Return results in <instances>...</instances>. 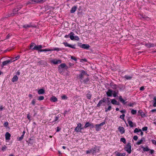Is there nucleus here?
<instances>
[{
  "mask_svg": "<svg viewBox=\"0 0 156 156\" xmlns=\"http://www.w3.org/2000/svg\"><path fill=\"white\" fill-rule=\"evenodd\" d=\"M24 137L23 134H22L21 136L18 138V140L19 141H21L23 139Z\"/></svg>",
  "mask_w": 156,
  "mask_h": 156,
  "instance_id": "a19ab883",
  "label": "nucleus"
},
{
  "mask_svg": "<svg viewBox=\"0 0 156 156\" xmlns=\"http://www.w3.org/2000/svg\"><path fill=\"white\" fill-rule=\"evenodd\" d=\"M120 112L122 113H124L126 112V111L125 110H122L120 111Z\"/></svg>",
  "mask_w": 156,
  "mask_h": 156,
  "instance_id": "69168bd1",
  "label": "nucleus"
},
{
  "mask_svg": "<svg viewBox=\"0 0 156 156\" xmlns=\"http://www.w3.org/2000/svg\"><path fill=\"white\" fill-rule=\"evenodd\" d=\"M154 150H151L150 151V152L151 154H152L154 152Z\"/></svg>",
  "mask_w": 156,
  "mask_h": 156,
  "instance_id": "052dcab7",
  "label": "nucleus"
},
{
  "mask_svg": "<svg viewBox=\"0 0 156 156\" xmlns=\"http://www.w3.org/2000/svg\"><path fill=\"white\" fill-rule=\"evenodd\" d=\"M45 1V0H30L28 2L30 4H34L37 3H43Z\"/></svg>",
  "mask_w": 156,
  "mask_h": 156,
  "instance_id": "7ed1b4c3",
  "label": "nucleus"
},
{
  "mask_svg": "<svg viewBox=\"0 0 156 156\" xmlns=\"http://www.w3.org/2000/svg\"><path fill=\"white\" fill-rule=\"evenodd\" d=\"M90 124L91 123L89 122H87L84 126V128H86L87 127L90 126Z\"/></svg>",
  "mask_w": 156,
  "mask_h": 156,
  "instance_id": "473e14b6",
  "label": "nucleus"
},
{
  "mask_svg": "<svg viewBox=\"0 0 156 156\" xmlns=\"http://www.w3.org/2000/svg\"><path fill=\"white\" fill-rule=\"evenodd\" d=\"M80 47L82 48L88 49L89 48L90 46L88 44H83Z\"/></svg>",
  "mask_w": 156,
  "mask_h": 156,
  "instance_id": "dca6fc26",
  "label": "nucleus"
},
{
  "mask_svg": "<svg viewBox=\"0 0 156 156\" xmlns=\"http://www.w3.org/2000/svg\"><path fill=\"white\" fill-rule=\"evenodd\" d=\"M87 97L88 99H90L91 97V96L90 94H87Z\"/></svg>",
  "mask_w": 156,
  "mask_h": 156,
  "instance_id": "c03bdc74",
  "label": "nucleus"
},
{
  "mask_svg": "<svg viewBox=\"0 0 156 156\" xmlns=\"http://www.w3.org/2000/svg\"><path fill=\"white\" fill-rule=\"evenodd\" d=\"M142 129L143 131H147V127L146 126L142 128Z\"/></svg>",
  "mask_w": 156,
  "mask_h": 156,
  "instance_id": "8fccbe9b",
  "label": "nucleus"
},
{
  "mask_svg": "<svg viewBox=\"0 0 156 156\" xmlns=\"http://www.w3.org/2000/svg\"><path fill=\"white\" fill-rule=\"evenodd\" d=\"M51 63L54 64H60L62 62V61L60 60H57V59H53L51 61Z\"/></svg>",
  "mask_w": 156,
  "mask_h": 156,
  "instance_id": "6e6552de",
  "label": "nucleus"
},
{
  "mask_svg": "<svg viewBox=\"0 0 156 156\" xmlns=\"http://www.w3.org/2000/svg\"><path fill=\"white\" fill-rule=\"evenodd\" d=\"M116 156H125L126 154L125 153H119L117 151H115V152Z\"/></svg>",
  "mask_w": 156,
  "mask_h": 156,
  "instance_id": "f8f14e48",
  "label": "nucleus"
},
{
  "mask_svg": "<svg viewBox=\"0 0 156 156\" xmlns=\"http://www.w3.org/2000/svg\"><path fill=\"white\" fill-rule=\"evenodd\" d=\"M39 64L40 65H43L44 64V62L43 60H41L38 62Z\"/></svg>",
  "mask_w": 156,
  "mask_h": 156,
  "instance_id": "37998d69",
  "label": "nucleus"
},
{
  "mask_svg": "<svg viewBox=\"0 0 156 156\" xmlns=\"http://www.w3.org/2000/svg\"><path fill=\"white\" fill-rule=\"evenodd\" d=\"M18 11V10H16V9H14L13 11V15H14L15 14H16L17 11Z\"/></svg>",
  "mask_w": 156,
  "mask_h": 156,
  "instance_id": "09e8293b",
  "label": "nucleus"
},
{
  "mask_svg": "<svg viewBox=\"0 0 156 156\" xmlns=\"http://www.w3.org/2000/svg\"><path fill=\"white\" fill-rule=\"evenodd\" d=\"M77 6H73L72 7L71 10H70V12L71 13H73L76 10Z\"/></svg>",
  "mask_w": 156,
  "mask_h": 156,
  "instance_id": "aec40b11",
  "label": "nucleus"
},
{
  "mask_svg": "<svg viewBox=\"0 0 156 156\" xmlns=\"http://www.w3.org/2000/svg\"><path fill=\"white\" fill-rule=\"evenodd\" d=\"M105 100L104 98H103V99L101 100L97 105V106L98 107H99L103 103L105 102Z\"/></svg>",
  "mask_w": 156,
  "mask_h": 156,
  "instance_id": "a211bd4d",
  "label": "nucleus"
},
{
  "mask_svg": "<svg viewBox=\"0 0 156 156\" xmlns=\"http://www.w3.org/2000/svg\"><path fill=\"white\" fill-rule=\"evenodd\" d=\"M10 36V35L9 34H8V35L6 37V39H8L9 38Z\"/></svg>",
  "mask_w": 156,
  "mask_h": 156,
  "instance_id": "338daca9",
  "label": "nucleus"
},
{
  "mask_svg": "<svg viewBox=\"0 0 156 156\" xmlns=\"http://www.w3.org/2000/svg\"><path fill=\"white\" fill-rule=\"evenodd\" d=\"M51 51H59L61 50V49L58 48H55L53 49H51Z\"/></svg>",
  "mask_w": 156,
  "mask_h": 156,
  "instance_id": "2f4dec72",
  "label": "nucleus"
},
{
  "mask_svg": "<svg viewBox=\"0 0 156 156\" xmlns=\"http://www.w3.org/2000/svg\"><path fill=\"white\" fill-rule=\"evenodd\" d=\"M12 62V60H8L2 62V65L3 66H5L9 63H11Z\"/></svg>",
  "mask_w": 156,
  "mask_h": 156,
  "instance_id": "4468645a",
  "label": "nucleus"
},
{
  "mask_svg": "<svg viewBox=\"0 0 156 156\" xmlns=\"http://www.w3.org/2000/svg\"><path fill=\"white\" fill-rule=\"evenodd\" d=\"M124 78H125L126 79V80H131L132 79V76H129V75H125L124 76Z\"/></svg>",
  "mask_w": 156,
  "mask_h": 156,
  "instance_id": "b1692460",
  "label": "nucleus"
},
{
  "mask_svg": "<svg viewBox=\"0 0 156 156\" xmlns=\"http://www.w3.org/2000/svg\"><path fill=\"white\" fill-rule=\"evenodd\" d=\"M7 148V147L5 145H4L2 146L1 148V150L4 152L5 151Z\"/></svg>",
  "mask_w": 156,
  "mask_h": 156,
  "instance_id": "72a5a7b5",
  "label": "nucleus"
},
{
  "mask_svg": "<svg viewBox=\"0 0 156 156\" xmlns=\"http://www.w3.org/2000/svg\"><path fill=\"white\" fill-rule=\"evenodd\" d=\"M131 113L133 115H135L136 113V110L132 109L131 111Z\"/></svg>",
  "mask_w": 156,
  "mask_h": 156,
  "instance_id": "4c0bfd02",
  "label": "nucleus"
},
{
  "mask_svg": "<svg viewBox=\"0 0 156 156\" xmlns=\"http://www.w3.org/2000/svg\"><path fill=\"white\" fill-rule=\"evenodd\" d=\"M151 112H156V109H153L151 111Z\"/></svg>",
  "mask_w": 156,
  "mask_h": 156,
  "instance_id": "0e129e2a",
  "label": "nucleus"
},
{
  "mask_svg": "<svg viewBox=\"0 0 156 156\" xmlns=\"http://www.w3.org/2000/svg\"><path fill=\"white\" fill-rule=\"evenodd\" d=\"M134 133H140V134L141 136L143 135V133L142 131L141 130V129H138L137 128L135 129L134 130Z\"/></svg>",
  "mask_w": 156,
  "mask_h": 156,
  "instance_id": "9b49d317",
  "label": "nucleus"
},
{
  "mask_svg": "<svg viewBox=\"0 0 156 156\" xmlns=\"http://www.w3.org/2000/svg\"><path fill=\"white\" fill-rule=\"evenodd\" d=\"M120 141L122 142L124 144H126V140L124 138H121L120 139Z\"/></svg>",
  "mask_w": 156,
  "mask_h": 156,
  "instance_id": "c9c22d12",
  "label": "nucleus"
},
{
  "mask_svg": "<svg viewBox=\"0 0 156 156\" xmlns=\"http://www.w3.org/2000/svg\"><path fill=\"white\" fill-rule=\"evenodd\" d=\"M152 143L156 145V140H152Z\"/></svg>",
  "mask_w": 156,
  "mask_h": 156,
  "instance_id": "bf43d9fd",
  "label": "nucleus"
},
{
  "mask_svg": "<svg viewBox=\"0 0 156 156\" xmlns=\"http://www.w3.org/2000/svg\"><path fill=\"white\" fill-rule=\"evenodd\" d=\"M105 124V122H103L99 124H96L95 127L96 131H99L101 129V126H103Z\"/></svg>",
  "mask_w": 156,
  "mask_h": 156,
  "instance_id": "0eeeda50",
  "label": "nucleus"
},
{
  "mask_svg": "<svg viewBox=\"0 0 156 156\" xmlns=\"http://www.w3.org/2000/svg\"><path fill=\"white\" fill-rule=\"evenodd\" d=\"M44 97L43 96H40L39 97L38 100L39 101H41L44 99Z\"/></svg>",
  "mask_w": 156,
  "mask_h": 156,
  "instance_id": "79ce46f5",
  "label": "nucleus"
},
{
  "mask_svg": "<svg viewBox=\"0 0 156 156\" xmlns=\"http://www.w3.org/2000/svg\"><path fill=\"white\" fill-rule=\"evenodd\" d=\"M19 58H20V56L19 55L17 56H16V57H15V59H13V60H12V62L14 61L17 60Z\"/></svg>",
  "mask_w": 156,
  "mask_h": 156,
  "instance_id": "864d4df0",
  "label": "nucleus"
},
{
  "mask_svg": "<svg viewBox=\"0 0 156 156\" xmlns=\"http://www.w3.org/2000/svg\"><path fill=\"white\" fill-rule=\"evenodd\" d=\"M141 115L142 117H144L145 115V114L143 112H141Z\"/></svg>",
  "mask_w": 156,
  "mask_h": 156,
  "instance_id": "680f3d73",
  "label": "nucleus"
},
{
  "mask_svg": "<svg viewBox=\"0 0 156 156\" xmlns=\"http://www.w3.org/2000/svg\"><path fill=\"white\" fill-rule=\"evenodd\" d=\"M11 136L10 134L8 132H6L5 134V138L6 140H9Z\"/></svg>",
  "mask_w": 156,
  "mask_h": 156,
  "instance_id": "ddd939ff",
  "label": "nucleus"
},
{
  "mask_svg": "<svg viewBox=\"0 0 156 156\" xmlns=\"http://www.w3.org/2000/svg\"><path fill=\"white\" fill-rule=\"evenodd\" d=\"M44 91L43 89H41L38 91V93L39 94H41L44 93Z\"/></svg>",
  "mask_w": 156,
  "mask_h": 156,
  "instance_id": "bb28decb",
  "label": "nucleus"
},
{
  "mask_svg": "<svg viewBox=\"0 0 156 156\" xmlns=\"http://www.w3.org/2000/svg\"><path fill=\"white\" fill-rule=\"evenodd\" d=\"M35 45V44L34 43H31L30 45V47L31 48L33 46H34Z\"/></svg>",
  "mask_w": 156,
  "mask_h": 156,
  "instance_id": "603ef678",
  "label": "nucleus"
},
{
  "mask_svg": "<svg viewBox=\"0 0 156 156\" xmlns=\"http://www.w3.org/2000/svg\"><path fill=\"white\" fill-rule=\"evenodd\" d=\"M153 107H156V96L154 97L152 100Z\"/></svg>",
  "mask_w": 156,
  "mask_h": 156,
  "instance_id": "412c9836",
  "label": "nucleus"
},
{
  "mask_svg": "<svg viewBox=\"0 0 156 156\" xmlns=\"http://www.w3.org/2000/svg\"><path fill=\"white\" fill-rule=\"evenodd\" d=\"M142 44L145 45V46L148 48L154 47V44H151V43H146L144 42H143L142 43Z\"/></svg>",
  "mask_w": 156,
  "mask_h": 156,
  "instance_id": "1a4fd4ad",
  "label": "nucleus"
},
{
  "mask_svg": "<svg viewBox=\"0 0 156 156\" xmlns=\"http://www.w3.org/2000/svg\"><path fill=\"white\" fill-rule=\"evenodd\" d=\"M138 137L137 136H133V139L134 140H136L137 139H138Z\"/></svg>",
  "mask_w": 156,
  "mask_h": 156,
  "instance_id": "6e6d98bb",
  "label": "nucleus"
},
{
  "mask_svg": "<svg viewBox=\"0 0 156 156\" xmlns=\"http://www.w3.org/2000/svg\"><path fill=\"white\" fill-rule=\"evenodd\" d=\"M35 99H33L31 102V104L34 105H35Z\"/></svg>",
  "mask_w": 156,
  "mask_h": 156,
  "instance_id": "5fc2aeb1",
  "label": "nucleus"
},
{
  "mask_svg": "<svg viewBox=\"0 0 156 156\" xmlns=\"http://www.w3.org/2000/svg\"><path fill=\"white\" fill-rule=\"evenodd\" d=\"M125 150L129 154H130L131 153V146L130 143H128L126 146L125 148Z\"/></svg>",
  "mask_w": 156,
  "mask_h": 156,
  "instance_id": "20e7f679",
  "label": "nucleus"
},
{
  "mask_svg": "<svg viewBox=\"0 0 156 156\" xmlns=\"http://www.w3.org/2000/svg\"><path fill=\"white\" fill-rule=\"evenodd\" d=\"M119 99L120 101L122 102L123 104H125L126 103L125 102V100H124L122 98L121 96H120L119 97Z\"/></svg>",
  "mask_w": 156,
  "mask_h": 156,
  "instance_id": "cd10ccee",
  "label": "nucleus"
},
{
  "mask_svg": "<svg viewBox=\"0 0 156 156\" xmlns=\"http://www.w3.org/2000/svg\"><path fill=\"white\" fill-rule=\"evenodd\" d=\"M69 47L73 48H75V45H71L70 44H69Z\"/></svg>",
  "mask_w": 156,
  "mask_h": 156,
  "instance_id": "a18cd8bd",
  "label": "nucleus"
},
{
  "mask_svg": "<svg viewBox=\"0 0 156 156\" xmlns=\"http://www.w3.org/2000/svg\"><path fill=\"white\" fill-rule=\"evenodd\" d=\"M83 129L82 127V125L81 123H78L77 124V126L75 129V131L76 132L81 131V129Z\"/></svg>",
  "mask_w": 156,
  "mask_h": 156,
  "instance_id": "423d86ee",
  "label": "nucleus"
},
{
  "mask_svg": "<svg viewBox=\"0 0 156 156\" xmlns=\"http://www.w3.org/2000/svg\"><path fill=\"white\" fill-rule=\"evenodd\" d=\"M58 117L57 116H55L54 122L57 121V120H58Z\"/></svg>",
  "mask_w": 156,
  "mask_h": 156,
  "instance_id": "e2e57ef3",
  "label": "nucleus"
},
{
  "mask_svg": "<svg viewBox=\"0 0 156 156\" xmlns=\"http://www.w3.org/2000/svg\"><path fill=\"white\" fill-rule=\"evenodd\" d=\"M42 48V45H38L37 46H35L33 48V50H39L40 49Z\"/></svg>",
  "mask_w": 156,
  "mask_h": 156,
  "instance_id": "2eb2a0df",
  "label": "nucleus"
},
{
  "mask_svg": "<svg viewBox=\"0 0 156 156\" xmlns=\"http://www.w3.org/2000/svg\"><path fill=\"white\" fill-rule=\"evenodd\" d=\"M35 26L31 25L30 23L29 24H26L23 25V27L25 28H28L35 27Z\"/></svg>",
  "mask_w": 156,
  "mask_h": 156,
  "instance_id": "9d476101",
  "label": "nucleus"
},
{
  "mask_svg": "<svg viewBox=\"0 0 156 156\" xmlns=\"http://www.w3.org/2000/svg\"><path fill=\"white\" fill-rule=\"evenodd\" d=\"M80 73L77 76V78L80 81L83 80L84 83H87L89 80V75L84 70L80 71Z\"/></svg>",
  "mask_w": 156,
  "mask_h": 156,
  "instance_id": "f257e3e1",
  "label": "nucleus"
},
{
  "mask_svg": "<svg viewBox=\"0 0 156 156\" xmlns=\"http://www.w3.org/2000/svg\"><path fill=\"white\" fill-rule=\"evenodd\" d=\"M112 94L113 96L114 97H115L117 96V93L115 91H113Z\"/></svg>",
  "mask_w": 156,
  "mask_h": 156,
  "instance_id": "ea45409f",
  "label": "nucleus"
},
{
  "mask_svg": "<svg viewBox=\"0 0 156 156\" xmlns=\"http://www.w3.org/2000/svg\"><path fill=\"white\" fill-rule=\"evenodd\" d=\"M71 58L72 59H73L75 61L77 60L76 58L75 57L71 56Z\"/></svg>",
  "mask_w": 156,
  "mask_h": 156,
  "instance_id": "13d9d810",
  "label": "nucleus"
},
{
  "mask_svg": "<svg viewBox=\"0 0 156 156\" xmlns=\"http://www.w3.org/2000/svg\"><path fill=\"white\" fill-rule=\"evenodd\" d=\"M112 107L111 106H109L108 108H105V112H107L108 111H110Z\"/></svg>",
  "mask_w": 156,
  "mask_h": 156,
  "instance_id": "58836bf2",
  "label": "nucleus"
},
{
  "mask_svg": "<svg viewBox=\"0 0 156 156\" xmlns=\"http://www.w3.org/2000/svg\"><path fill=\"white\" fill-rule=\"evenodd\" d=\"M142 148L143 149V151H148L150 149L148 147H144L143 146H141Z\"/></svg>",
  "mask_w": 156,
  "mask_h": 156,
  "instance_id": "7c9ffc66",
  "label": "nucleus"
},
{
  "mask_svg": "<svg viewBox=\"0 0 156 156\" xmlns=\"http://www.w3.org/2000/svg\"><path fill=\"white\" fill-rule=\"evenodd\" d=\"M61 98L62 99H67V96L65 95L62 96Z\"/></svg>",
  "mask_w": 156,
  "mask_h": 156,
  "instance_id": "49530a36",
  "label": "nucleus"
},
{
  "mask_svg": "<svg viewBox=\"0 0 156 156\" xmlns=\"http://www.w3.org/2000/svg\"><path fill=\"white\" fill-rule=\"evenodd\" d=\"M113 91L112 90L109 89L107 92L106 94L109 97H111Z\"/></svg>",
  "mask_w": 156,
  "mask_h": 156,
  "instance_id": "6ab92c4d",
  "label": "nucleus"
},
{
  "mask_svg": "<svg viewBox=\"0 0 156 156\" xmlns=\"http://www.w3.org/2000/svg\"><path fill=\"white\" fill-rule=\"evenodd\" d=\"M66 66V64L65 63H62L60 65L58 68L59 69H60V68H63L65 67Z\"/></svg>",
  "mask_w": 156,
  "mask_h": 156,
  "instance_id": "393cba45",
  "label": "nucleus"
},
{
  "mask_svg": "<svg viewBox=\"0 0 156 156\" xmlns=\"http://www.w3.org/2000/svg\"><path fill=\"white\" fill-rule=\"evenodd\" d=\"M143 141V140L142 138L141 140H138V141L137 142L136 144L137 145H140V144H142Z\"/></svg>",
  "mask_w": 156,
  "mask_h": 156,
  "instance_id": "e433bc0d",
  "label": "nucleus"
},
{
  "mask_svg": "<svg viewBox=\"0 0 156 156\" xmlns=\"http://www.w3.org/2000/svg\"><path fill=\"white\" fill-rule=\"evenodd\" d=\"M51 100L53 102H56L57 101V99L55 97H52L51 98Z\"/></svg>",
  "mask_w": 156,
  "mask_h": 156,
  "instance_id": "c756f323",
  "label": "nucleus"
},
{
  "mask_svg": "<svg viewBox=\"0 0 156 156\" xmlns=\"http://www.w3.org/2000/svg\"><path fill=\"white\" fill-rule=\"evenodd\" d=\"M140 90H144V87H140Z\"/></svg>",
  "mask_w": 156,
  "mask_h": 156,
  "instance_id": "774afa93",
  "label": "nucleus"
},
{
  "mask_svg": "<svg viewBox=\"0 0 156 156\" xmlns=\"http://www.w3.org/2000/svg\"><path fill=\"white\" fill-rule=\"evenodd\" d=\"M74 34L73 32H72L70 34L69 37L70 39L72 40H76L78 41L79 40V38L78 36H74Z\"/></svg>",
  "mask_w": 156,
  "mask_h": 156,
  "instance_id": "39448f33",
  "label": "nucleus"
},
{
  "mask_svg": "<svg viewBox=\"0 0 156 156\" xmlns=\"http://www.w3.org/2000/svg\"><path fill=\"white\" fill-rule=\"evenodd\" d=\"M99 148L98 147H95L93 148H92L91 149L87 150L86 151V154H88L90 153H92L94 154L96 153L97 152H99Z\"/></svg>",
  "mask_w": 156,
  "mask_h": 156,
  "instance_id": "f03ea898",
  "label": "nucleus"
},
{
  "mask_svg": "<svg viewBox=\"0 0 156 156\" xmlns=\"http://www.w3.org/2000/svg\"><path fill=\"white\" fill-rule=\"evenodd\" d=\"M110 86L113 89H115L117 88V85L114 83H111Z\"/></svg>",
  "mask_w": 156,
  "mask_h": 156,
  "instance_id": "5701e85b",
  "label": "nucleus"
},
{
  "mask_svg": "<svg viewBox=\"0 0 156 156\" xmlns=\"http://www.w3.org/2000/svg\"><path fill=\"white\" fill-rule=\"evenodd\" d=\"M51 50H51V49H41V50H39V51H40V52L51 51Z\"/></svg>",
  "mask_w": 156,
  "mask_h": 156,
  "instance_id": "f704fd0d",
  "label": "nucleus"
},
{
  "mask_svg": "<svg viewBox=\"0 0 156 156\" xmlns=\"http://www.w3.org/2000/svg\"><path fill=\"white\" fill-rule=\"evenodd\" d=\"M128 122L129 126L131 127H132L133 126V122L130 121V120H128Z\"/></svg>",
  "mask_w": 156,
  "mask_h": 156,
  "instance_id": "c85d7f7f",
  "label": "nucleus"
},
{
  "mask_svg": "<svg viewBox=\"0 0 156 156\" xmlns=\"http://www.w3.org/2000/svg\"><path fill=\"white\" fill-rule=\"evenodd\" d=\"M63 44L66 47H69V44H68L67 42H63Z\"/></svg>",
  "mask_w": 156,
  "mask_h": 156,
  "instance_id": "3c124183",
  "label": "nucleus"
},
{
  "mask_svg": "<svg viewBox=\"0 0 156 156\" xmlns=\"http://www.w3.org/2000/svg\"><path fill=\"white\" fill-rule=\"evenodd\" d=\"M8 125V122H5L4 124V126H5L7 127Z\"/></svg>",
  "mask_w": 156,
  "mask_h": 156,
  "instance_id": "4d7b16f0",
  "label": "nucleus"
},
{
  "mask_svg": "<svg viewBox=\"0 0 156 156\" xmlns=\"http://www.w3.org/2000/svg\"><path fill=\"white\" fill-rule=\"evenodd\" d=\"M18 80V77L16 75L14 76L12 79V81L13 82L17 81Z\"/></svg>",
  "mask_w": 156,
  "mask_h": 156,
  "instance_id": "4be33fe9",
  "label": "nucleus"
},
{
  "mask_svg": "<svg viewBox=\"0 0 156 156\" xmlns=\"http://www.w3.org/2000/svg\"><path fill=\"white\" fill-rule=\"evenodd\" d=\"M125 115L124 114H122V115H121L120 116V118L122 119H123L124 120V117H125Z\"/></svg>",
  "mask_w": 156,
  "mask_h": 156,
  "instance_id": "de8ad7c7",
  "label": "nucleus"
},
{
  "mask_svg": "<svg viewBox=\"0 0 156 156\" xmlns=\"http://www.w3.org/2000/svg\"><path fill=\"white\" fill-rule=\"evenodd\" d=\"M111 103L113 105H118V104L117 103V101L115 99L112 100L111 101Z\"/></svg>",
  "mask_w": 156,
  "mask_h": 156,
  "instance_id": "a878e982",
  "label": "nucleus"
},
{
  "mask_svg": "<svg viewBox=\"0 0 156 156\" xmlns=\"http://www.w3.org/2000/svg\"><path fill=\"white\" fill-rule=\"evenodd\" d=\"M118 129L121 134H123L125 133V129L122 127L119 126L118 128Z\"/></svg>",
  "mask_w": 156,
  "mask_h": 156,
  "instance_id": "f3484780",
  "label": "nucleus"
}]
</instances>
